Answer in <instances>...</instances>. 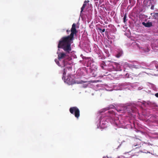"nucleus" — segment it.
I'll list each match as a JSON object with an SVG mask.
<instances>
[{
    "mask_svg": "<svg viewBox=\"0 0 158 158\" xmlns=\"http://www.w3.org/2000/svg\"><path fill=\"white\" fill-rule=\"evenodd\" d=\"M79 28V25L78 23H74L72 25L71 29V34L70 35V44L72 43V40L74 39V37L76 35L77 32V29ZM71 50L70 48V51Z\"/></svg>",
    "mask_w": 158,
    "mask_h": 158,
    "instance_id": "obj_1",
    "label": "nucleus"
},
{
    "mask_svg": "<svg viewBox=\"0 0 158 158\" xmlns=\"http://www.w3.org/2000/svg\"><path fill=\"white\" fill-rule=\"evenodd\" d=\"M107 117L103 115L97 122V127L100 129H104L107 127L108 122L106 120Z\"/></svg>",
    "mask_w": 158,
    "mask_h": 158,
    "instance_id": "obj_2",
    "label": "nucleus"
},
{
    "mask_svg": "<svg viewBox=\"0 0 158 158\" xmlns=\"http://www.w3.org/2000/svg\"><path fill=\"white\" fill-rule=\"evenodd\" d=\"M150 68L149 70L151 73H149L150 74L156 75L154 74L156 73L158 70V62L156 61L152 62L150 65Z\"/></svg>",
    "mask_w": 158,
    "mask_h": 158,
    "instance_id": "obj_3",
    "label": "nucleus"
},
{
    "mask_svg": "<svg viewBox=\"0 0 158 158\" xmlns=\"http://www.w3.org/2000/svg\"><path fill=\"white\" fill-rule=\"evenodd\" d=\"M70 112L74 114L75 117L77 118L80 116V111L76 107H73L70 108Z\"/></svg>",
    "mask_w": 158,
    "mask_h": 158,
    "instance_id": "obj_4",
    "label": "nucleus"
},
{
    "mask_svg": "<svg viewBox=\"0 0 158 158\" xmlns=\"http://www.w3.org/2000/svg\"><path fill=\"white\" fill-rule=\"evenodd\" d=\"M108 112L110 114L109 116V118L110 119H111L112 120V121H111L110 122L113 123L114 122L117 125L118 124V121H115V120L114 118V115L115 114L113 111L111 110H109Z\"/></svg>",
    "mask_w": 158,
    "mask_h": 158,
    "instance_id": "obj_5",
    "label": "nucleus"
},
{
    "mask_svg": "<svg viewBox=\"0 0 158 158\" xmlns=\"http://www.w3.org/2000/svg\"><path fill=\"white\" fill-rule=\"evenodd\" d=\"M127 85V83H122L121 84H119L118 85L119 87V88L118 89V90H121L124 89H126L129 87V86L126 87V86Z\"/></svg>",
    "mask_w": 158,
    "mask_h": 158,
    "instance_id": "obj_6",
    "label": "nucleus"
},
{
    "mask_svg": "<svg viewBox=\"0 0 158 158\" xmlns=\"http://www.w3.org/2000/svg\"><path fill=\"white\" fill-rule=\"evenodd\" d=\"M151 46L153 48L158 47V40H156L152 42L151 44Z\"/></svg>",
    "mask_w": 158,
    "mask_h": 158,
    "instance_id": "obj_7",
    "label": "nucleus"
},
{
    "mask_svg": "<svg viewBox=\"0 0 158 158\" xmlns=\"http://www.w3.org/2000/svg\"><path fill=\"white\" fill-rule=\"evenodd\" d=\"M127 109L126 106H118L117 107V110L118 111H125Z\"/></svg>",
    "mask_w": 158,
    "mask_h": 158,
    "instance_id": "obj_8",
    "label": "nucleus"
},
{
    "mask_svg": "<svg viewBox=\"0 0 158 158\" xmlns=\"http://www.w3.org/2000/svg\"><path fill=\"white\" fill-rule=\"evenodd\" d=\"M142 24L145 27H150L152 26V23L150 22H147V23L143 22L142 23Z\"/></svg>",
    "mask_w": 158,
    "mask_h": 158,
    "instance_id": "obj_9",
    "label": "nucleus"
},
{
    "mask_svg": "<svg viewBox=\"0 0 158 158\" xmlns=\"http://www.w3.org/2000/svg\"><path fill=\"white\" fill-rule=\"evenodd\" d=\"M129 66L131 68H135L136 69H139L140 68V66L139 65H135L133 64H129Z\"/></svg>",
    "mask_w": 158,
    "mask_h": 158,
    "instance_id": "obj_10",
    "label": "nucleus"
},
{
    "mask_svg": "<svg viewBox=\"0 0 158 158\" xmlns=\"http://www.w3.org/2000/svg\"><path fill=\"white\" fill-rule=\"evenodd\" d=\"M88 2H89L88 1H85L84 2V3L83 5L82 6V7L81 8V13L82 11H83L84 9L85 8L86 6V3Z\"/></svg>",
    "mask_w": 158,
    "mask_h": 158,
    "instance_id": "obj_11",
    "label": "nucleus"
},
{
    "mask_svg": "<svg viewBox=\"0 0 158 158\" xmlns=\"http://www.w3.org/2000/svg\"><path fill=\"white\" fill-rule=\"evenodd\" d=\"M123 54V52H120L119 53H118L116 56L117 58H119L120 56H121Z\"/></svg>",
    "mask_w": 158,
    "mask_h": 158,
    "instance_id": "obj_12",
    "label": "nucleus"
},
{
    "mask_svg": "<svg viewBox=\"0 0 158 158\" xmlns=\"http://www.w3.org/2000/svg\"><path fill=\"white\" fill-rule=\"evenodd\" d=\"M143 49L144 50V51L145 52H148L149 51V49L148 47H147V48L145 49Z\"/></svg>",
    "mask_w": 158,
    "mask_h": 158,
    "instance_id": "obj_13",
    "label": "nucleus"
},
{
    "mask_svg": "<svg viewBox=\"0 0 158 158\" xmlns=\"http://www.w3.org/2000/svg\"><path fill=\"white\" fill-rule=\"evenodd\" d=\"M115 65L118 68H119L120 67L119 64L117 63H114Z\"/></svg>",
    "mask_w": 158,
    "mask_h": 158,
    "instance_id": "obj_14",
    "label": "nucleus"
},
{
    "mask_svg": "<svg viewBox=\"0 0 158 158\" xmlns=\"http://www.w3.org/2000/svg\"><path fill=\"white\" fill-rule=\"evenodd\" d=\"M151 85V86L152 87V89L153 90H155L156 89V87L154 85L152 84Z\"/></svg>",
    "mask_w": 158,
    "mask_h": 158,
    "instance_id": "obj_15",
    "label": "nucleus"
},
{
    "mask_svg": "<svg viewBox=\"0 0 158 158\" xmlns=\"http://www.w3.org/2000/svg\"><path fill=\"white\" fill-rule=\"evenodd\" d=\"M126 15H125L124 16V17L123 18V22L124 23H125L127 20H126Z\"/></svg>",
    "mask_w": 158,
    "mask_h": 158,
    "instance_id": "obj_16",
    "label": "nucleus"
},
{
    "mask_svg": "<svg viewBox=\"0 0 158 158\" xmlns=\"http://www.w3.org/2000/svg\"><path fill=\"white\" fill-rule=\"evenodd\" d=\"M126 77H127V78H129L130 77H129V74L128 73H127L126 74Z\"/></svg>",
    "mask_w": 158,
    "mask_h": 158,
    "instance_id": "obj_17",
    "label": "nucleus"
},
{
    "mask_svg": "<svg viewBox=\"0 0 158 158\" xmlns=\"http://www.w3.org/2000/svg\"><path fill=\"white\" fill-rule=\"evenodd\" d=\"M144 73H145L144 72H142L141 73H140L139 75H141L142 74H143Z\"/></svg>",
    "mask_w": 158,
    "mask_h": 158,
    "instance_id": "obj_18",
    "label": "nucleus"
},
{
    "mask_svg": "<svg viewBox=\"0 0 158 158\" xmlns=\"http://www.w3.org/2000/svg\"><path fill=\"white\" fill-rule=\"evenodd\" d=\"M155 95L156 97L158 98V93H156L155 94Z\"/></svg>",
    "mask_w": 158,
    "mask_h": 158,
    "instance_id": "obj_19",
    "label": "nucleus"
},
{
    "mask_svg": "<svg viewBox=\"0 0 158 158\" xmlns=\"http://www.w3.org/2000/svg\"><path fill=\"white\" fill-rule=\"evenodd\" d=\"M114 107V106H113V105H111V106H110V108H113Z\"/></svg>",
    "mask_w": 158,
    "mask_h": 158,
    "instance_id": "obj_20",
    "label": "nucleus"
},
{
    "mask_svg": "<svg viewBox=\"0 0 158 158\" xmlns=\"http://www.w3.org/2000/svg\"><path fill=\"white\" fill-rule=\"evenodd\" d=\"M102 32H104L105 31V29H103V30H102Z\"/></svg>",
    "mask_w": 158,
    "mask_h": 158,
    "instance_id": "obj_21",
    "label": "nucleus"
},
{
    "mask_svg": "<svg viewBox=\"0 0 158 158\" xmlns=\"http://www.w3.org/2000/svg\"><path fill=\"white\" fill-rule=\"evenodd\" d=\"M142 89V88H141L140 87H138V89L139 90H141V89Z\"/></svg>",
    "mask_w": 158,
    "mask_h": 158,
    "instance_id": "obj_22",
    "label": "nucleus"
},
{
    "mask_svg": "<svg viewBox=\"0 0 158 158\" xmlns=\"http://www.w3.org/2000/svg\"><path fill=\"white\" fill-rule=\"evenodd\" d=\"M123 157V156H119L118 157H117V158H122Z\"/></svg>",
    "mask_w": 158,
    "mask_h": 158,
    "instance_id": "obj_23",
    "label": "nucleus"
},
{
    "mask_svg": "<svg viewBox=\"0 0 158 158\" xmlns=\"http://www.w3.org/2000/svg\"><path fill=\"white\" fill-rule=\"evenodd\" d=\"M151 9H153V6H152V7H151Z\"/></svg>",
    "mask_w": 158,
    "mask_h": 158,
    "instance_id": "obj_24",
    "label": "nucleus"
},
{
    "mask_svg": "<svg viewBox=\"0 0 158 158\" xmlns=\"http://www.w3.org/2000/svg\"><path fill=\"white\" fill-rule=\"evenodd\" d=\"M137 144H136V145H134V147H135V146H137Z\"/></svg>",
    "mask_w": 158,
    "mask_h": 158,
    "instance_id": "obj_25",
    "label": "nucleus"
},
{
    "mask_svg": "<svg viewBox=\"0 0 158 158\" xmlns=\"http://www.w3.org/2000/svg\"><path fill=\"white\" fill-rule=\"evenodd\" d=\"M147 153H150V152H147Z\"/></svg>",
    "mask_w": 158,
    "mask_h": 158,
    "instance_id": "obj_26",
    "label": "nucleus"
}]
</instances>
